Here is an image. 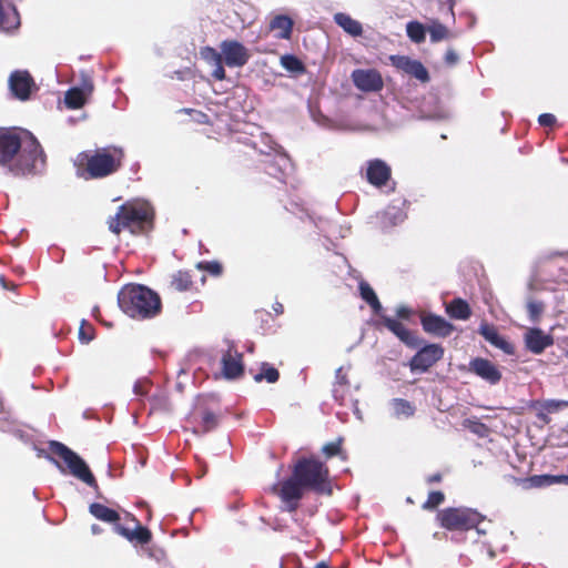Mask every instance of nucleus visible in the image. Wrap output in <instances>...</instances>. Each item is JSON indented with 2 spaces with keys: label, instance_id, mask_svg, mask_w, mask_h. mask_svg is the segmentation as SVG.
<instances>
[{
  "label": "nucleus",
  "instance_id": "7c9ffc66",
  "mask_svg": "<svg viewBox=\"0 0 568 568\" xmlns=\"http://www.w3.org/2000/svg\"><path fill=\"white\" fill-rule=\"evenodd\" d=\"M406 32L408 38L416 43H420L425 40L426 29L420 22H408L406 26Z\"/></svg>",
  "mask_w": 568,
  "mask_h": 568
},
{
  "label": "nucleus",
  "instance_id": "9d476101",
  "mask_svg": "<svg viewBox=\"0 0 568 568\" xmlns=\"http://www.w3.org/2000/svg\"><path fill=\"white\" fill-rule=\"evenodd\" d=\"M444 355V349L437 344L423 347L410 361L412 371L425 372Z\"/></svg>",
  "mask_w": 568,
  "mask_h": 568
},
{
  "label": "nucleus",
  "instance_id": "aec40b11",
  "mask_svg": "<svg viewBox=\"0 0 568 568\" xmlns=\"http://www.w3.org/2000/svg\"><path fill=\"white\" fill-rule=\"evenodd\" d=\"M222 373L227 379L237 378L243 373L241 354L227 352L222 357Z\"/></svg>",
  "mask_w": 568,
  "mask_h": 568
},
{
  "label": "nucleus",
  "instance_id": "b1692460",
  "mask_svg": "<svg viewBox=\"0 0 568 568\" xmlns=\"http://www.w3.org/2000/svg\"><path fill=\"white\" fill-rule=\"evenodd\" d=\"M335 23L341 27L346 33L352 37H358L363 33V27L361 22L353 19L351 16L338 12L334 16Z\"/></svg>",
  "mask_w": 568,
  "mask_h": 568
},
{
  "label": "nucleus",
  "instance_id": "f8f14e48",
  "mask_svg": "<svg viewBox=\"0 0 568 568\" xmlns=\"http://www.w3.org/2000/svg\"><path fill=\"white\" fill-rule=\"evenodd\" d=\"M526 347L534 354L542 353L547 347L554 344L551 334L545 333L540 328H527L524 334Z\"/></svg>",
  "mask_w": 568,
  "mask_h": 568
},
{
  "label": "nucleus",
  "instance_id": "5701e85b",
  "mask_svg": "<svg viewBox=\"0 0 568 568\" xmlns=\"http://www.w3.org/2000/svg\"><path fill=\"white\" fill-rule=\"evenodd\" d=\"M115 530L130 541L142 544V525L136 518L126 523H118Z\"/></svg>",
  "mask_w": 568,
  "mask_h": 568
},
{
  "label": "nucleus",
  "instance_id": "f3484780",
  "mask_svg": "<svg viewBox=\"0 0 568 568\" xmlns=\"http://www.w3.org/2000/svg\"><path fill=\"white\" fill-rule=\"evenodd\" d=\"M20 26V16L14 4L0 0V30L11 31Z\"/></svg>",
  "mask_w": 568,
  "mask_h": 568
},
{
  "label": "nucleus",
  "instance_id": "603ef678",
  "mask_svg": "<svg viewBox=\"0 0 568 568\" xmlns=\"http://www.w3.org/2000/svg\"><path fill=\"white\" fill-rule=\"evenodd\" d=\"M0 283L6 290H16L17 285L12 282H9L4 276H0Z\"/></svg>",
  "mask_w": 568,
  "mask_h": 568
},
{
  "label": "nucleus",
  "instance_id": "f03ea898",
  "mask_svg": "<svg viewBox=\"0 0 568 568\" xmlns=\"http://www.w3.org/2000/svg\"><path fill=\"white\" fill-rule=\"evenodd\" d=\"M123 158L122 149L114 145L80 152L74 160L77 175L84 180L106 178L119 171Z\"/></svg>",
  "mask_w": 568,
  "mask_h": 568
},
{
  "label": "nucleus",
  "instance_id": "e433bc0d",
  "mask_svg": "<svg viewBox=\"0 0 568 568\" xmlns=\"http://www.w3.org/2000/svg\"><path fill=\"white\" fill-rule=\"evenodd\" d=\"M544 304L538 301H528L527 303V311L529 318L532 323H538L539 318L544 312Z\"/></svg>",
  "mask_w": 568,
  "mask_h": 568
},
{
  "label": "nucleus",
  "instance_id": "bb28decb",
  "mask_svg": "<svg viewBox=\"0 0 568 568\" xmlns=\"http://www.w3.org/2000/svg\"><path fill=\"white\" fill-rule=\"evenodd\" d=\"M293 21L287 16H276L271 22V29L280 39H288L292 33Z\"/></svg>",
  "mask_w": 568,
  "mask_h": 568
},
{
  "label": "nucleus",
  "instance_id": "7ed1b4c3",
  "mask_svg": "<svg viewBox=\"0 0 568 568\" xmlns=\"http://www.w3.org/2000/svg\"><path fill=\"white\" fill-rule=\"evenodd\" d=\"M109 230L114 234H120L128 230L132 234L142 233V203L139 201H128L122 204L114 216L108 220Z\"/></svg>",
  "mask_w": 568,
  "mask_h": 568
},
{
  "label": "nucleus",
  "instance_id": "a878e982",
  "mask_svg": "<svg viewBox=\"0 0 568 568\" xmlns=\"http://www.w3.org/2000/svg\"><path fill=\"white\" fill-rule=\"evenodd\" d=\"M89 510L97 519L105 523L116 525L120 520V515L114 509H111L103 504L93 503L90 505Z\"/></svg>",
  "mask_w": 568,
  "mask_h": 568
},
{
  "label": "nucleus",
  "instance_id": "de8ad7c7",
  "mask_svg": "<svg viewBox=\"0 0 568 568\" xmlns=\"http://www.w3.org/2000/svg\"><path fill=\"white\" fill-rule=\"evenodd\" d=\"M538 122L544 126L552 125L556 122V116L551 113H542L539 115Z\"/></svg>",
  "mask_w": 568,
  "mask_h": 568
},
{
  "label": "nucleus",
  "instance_id": "a211bd4d",
  "mask_svg": "<svg viewBox=\"0 0 568 568\" xmlns=\"http://www.w3.org/2000/svg\"><path fill=\"white\" fill-rule=\"evenodd\" d=\"M422 324L426 332L437 336H448L453 332V325L450 323L434 314L424 316Z\"/></svg>",
  "mask_w": 568,
  "mask_h": 568
},
{
  "label": "nucleus",
  "instance_id": "4c0bfd02",
  "mask_svg": "<svg viewBox=\"0 0 568 568\" xmlns=\"http://www.w3.org/2000/svg\"><path fill=\"white\" fill-rule=\"evenodd\" d=\"M281 63L286 70L292 72H302L304 69L302 62L294 55L282 57Z\"/></svg>",
  "mask_w": 568,
  "mask_h": 568
},
{
  "label": "nucleus",
  "instance_id": "0e129e2a",
  "mask_svg": "<svg viewBox=\"0 0 568 568\" xmlns=\"http://www.w3.org/2000/svg\"><path fill=\"white\" fill-rule=\"evenodd\" d=\"M49 459H50L51 462L55 463L58 467H60L59 463H58L54 458L49 457Z\"/></svg>",
  "mask_w": 568,
  "mask_h": 568
},
{
  "label": "nucleus",
  "instance_id": "423d86ee",
  "mask_svg": "<svg viewBox=\"0 0 568 568\" xmlns=\"http://www.w3.org/2000/svg\"><path fill=\"white\" fill-rule=\"evenodd\" d=\"M437 518L440 526L448 530L462 531L476 528L479 534H484V530L478 528L483 517L471 508H446L438 513Z\"/></svg>",
  "mask_w": 568,
  "mask_h": 568
},
{
  "label": "nucleus",
  "instance_id": "69168bd1",
  "mask_svg": "<svg viewBox=\"0 0 568 568\" xmlns=\"http://www.w3.org/2000/svg\"><path fill=\"white\" fill-rule=\"evenodd\" d=\"M133 417L135 419V422L138 420V415L136 414H133Z\"/></svg>",
  "mask_w": 568,
  "mask_h": 568
},
{
  "label": "nucleus",
  "instance_id": "09e8293b",
  "mask_svg": "<svg viewBox=\"0 0 568 568\" xmlns=\"http://www.w3.org/2000/svg\"><path fill=\"white\" fill-rule=\"evenodd\" d=\"M336 382L339 385H347V371L344 367H339L336 369Z\"/></svg>",
  "mask_w": 568,
  "mask_h": 568
},
{
  "label": "nucleus",
  "instance_id": "680f3d73",
  "mask_svg": "<svg viewBox=\"0 0 568 568\" xmlns=\"http://www.w3.org/2000/svg\"><path fill=\"white\" fill-rule=\"evenodd\" d=\"M315 568H329V567L326 562L321 561V562L316 564Z\"/></svg>",
  "mask_w": 568,
  "mask_h": 568
},
{
  "label": "nucleus",
  "instance_id": "c756f323",
  "mask_svg": "<svg viewBox=\"0 0 568 568\" xmlns=\"http://www.w3.org/2000/svg\"><path fill=\"white\" fill-rule=\"evenodd\" d=\"M359 292L363 300H365L375 312L382 308V305L373 291V288L365 282L359 283Z\"/></svg>",
  "mask_w": 568,
  "mask_h": 568
},
{
  "label": "nucleus",
  "instance_id": "13d9d810",
  "mask_svg": "<svg viewBox=\"0 0 568 568\" xmlns=\"http://www.w3.org/2000/svg\"><path fill=\"white\" fill-rule=\"evenodd\" d=\"M131 518H134V517H133V516H131L129 513H125V514H124V517H123V518H121V517H120V520H119V521H121V523H126V521H130V520H131Z\"/></svg>",
  "mask_w": 568,
  "mask_h": 568
},
{
  "label": "nucleus",
  "instance_id": "6e6d98bb",
  "mask_svg": "<svg viewBox=\"0 0 568 568\" xmlns=\"http://www.w3.org/2000/svg\"><path fill=\"white\" fill-rule=\"evenodd\" d=\"M143 535H144V546H146V545H149V544H150V540H151V532H150V530H148L146 528H144Z\"/></svg>",
  "mask_w": 568,
  "mask_h": 568
},
{
  "label": "nucleus",
  "instance_id": "1a4fd4ad",
  "mask_svg": "<svg viewBox=\"0 0 568 568\" xmlns=\"http://www.w3.org/2000/svg\"><path fill=\"white\" fill-rule=\"evenodd\" d=\"M9 88L14 98L26 101L32 91L38 90L37 84L27 70H16L10 74Z\"/></svg>",
  "mask_w": 568,
  "mask_h": 568
},
{
  "label": "nucleus",
  "instance_id": "8fccbe9b",
  "mask_svg": "<svg viewBox=\"0 0 568 568\" xmlns=\"http://www.w3.org/2000/svg\"><path fill=\"white\" fill-rule=\"evenodd\" d=\"M144 226L150 223L153 219L154 212L153 209L144 201Z\"/></svg>",
  "mask_w": 568,
  "mask_h": 568
},
{
  "label": "nucleus",
  "instance_id": "9b49d317",
  "mask_svg": "<svg viewBox=\"0 0 568 568\" xmlns=\"http://www.w3.org/2000/svg\"><path fill=\"white\" fill-rule=\"evenodd\" d=\"M352 80L355 87L364 92H376L383 88L382 77L376 70H355Z\"/></svg>",
  "mask_w": 568,
  "mask_h": 568
},
{
  "label": "nucleus",
  "instance_id": "6e6552de",
  "mask_svg": "<svg viewBox=\"0 0 568 568\" xmlns=\"http://www.w3.org/2000/svg\"><path fill=\"white\" fill-rule=\"evenodd\" d=\"M222 62L229 68H242L251 59L250 50L236 40H223L220 43Z\"/></svg>",
  "mask_w": 568,
  "mask_h": 568
},
{
  "label": "nucleus",
  "instance_id": "dca6fc26",
  "mask_svg": "<svg viewBox=\"0 0 568 568\" xmlns=\"http://www.w3.org/2000/svg\"><path fill=\"white\" fill-rule=\"evenodd\" d=\"M93 91V83L91 80H84L82 88H71L65 92L64 103L69 109L75 110L82 108L89 95Z\"/></svg>",
  "mask_w": 568,
  "mask_h": 568
},
{
  "label": "nucleus",
  "instance_id": "4468645a",
  "mask_svg": "<svg viewBox=\"0 0 568 568\" xmlns=\"http://www.w3.org/2000/svg\"><path fill=\"white\" fill-rule=\"evenodd\" d=\"M393 65L397 69L415 77L422 82L428 81V72L426 68L417 60H413L405 55H393L390 57Z\"/></svg>",
  "mask_w": 568,
  "mask_h": 568
},
{
  "label": "nucleus",
  "instance_id": "4d7b16f0",
  "mask_svg": "<svg viewBox=\"0 0 568 568\" xmlns=\"http://www.w3.org/2000/svg\"><path fill=\"white\" fill-rule=\"evenodd\" d=\"M134 390L138 395L142 394V382L141 381H136V383L134 384Z\"/></svg>",
  "mask_w": 568,
  "mask_h": 568
},
{
  "label": "nucleus",
  "instance_id": "c03bdc74",
  "mask_svg": "<svg viewBox=\"0 0 568 568\" xmlns=\"http://www.w3.org/2000/svg\"><path fill=\"white\" fill-rule=\"evenodd\" d=\"M216 425V417L212 413H205L203 415V427L204 432L211 430Z\"/></svg>",
  "mask_w": 568,
  "mask_h": 568
},
{
  "label": "nucleus",
  "instance_id": "e2e57ef3",
  "mask_svg": "<svg viewBox=\"0 0 568 568\" xmlns=\"http://www.w3.org/2000/svg\"><path fill=\"white\" fill-rule=\"evenodd\" d=\"M274 310H275L276 313H282L283 312V306L281 304H277Z\"/></svg>",
  "mask_w": 568,
  "mask_h": 568
},
{
  "label": "nucleus",
  "instance_id": "39448f33",
  "mask_svg": "<svg viewBox=\"0 0 568 568\" xmlns=\"http://www.w3.org/2000/svg\"><path fill=\"white\" fill-rule=\"evenodd\" d=\"M295 477L306 487L320 493H331L327 469L315 459H303L294 468Z\"/></svg>",
  "mask_w": 568,
  "mask_h": 568
},
{
  "label": "nucleus",
  "instance_id": "4be33fe9",
  "mask_svg": "<svg viewBox=\"0 0 568 568\" xmlns=\"http://www.w3.org/2000/svg\"><path fill=\"white\" fill-rule=\"evenodd\" d=\"M384 325L394 333L403 343L408 346L417 345V337L413 335L400 322L395 318L384 316L383 317Z\"/></svg>",
  "mask_w": 568,
  "mask_h": 568
},
{
  "label": "nucleus",
  "instance_id": "c9c22d12",
  "mask_svg": "<svg viewBox=\"0 0 568 568\" xmlns=\"http://www.w3.org/2000/svg\"><path fill=\"white\" fill-rule=\"evenodd\" d=\"M428 32L430 34V40L433 42H437L445 39L448 33L446 27L437 21L432 22V24L428 27Z\"/></svg>",
  "mask_w": 568,
  "mask_h": 568
},
{
  "label": "nucleus",
  "instance_id": "052dcab7",
  "mask_svg": "<svg viewBox=\"0 0 568 568\" xmlns=\"http://www.w3.org/2000/svg\"><path fill=\"white\" fill-rule=\"evenodd\" d=\"M354 413H355L356 417H357L359 420H362V419H363V415H362L361 410L358 409V407H355Z\"/></svg>",
  "mask_w": 568,
  "mask_h": 568
},
{
  "label": "nucleus",
  "instance_id": "473e14b6",
  "mask_svg": "<svg viewBox=\"0 0 568 568\" xmlns=\"http://www.w3.org/2000/svg\"><path fill=\"white\" fill-rule=\"evenodd\" d=\"M531 481L536 486L552 485V484H565V485H568V476H566V475H560V476H552V475L535 476V477L531 478Z\"/></svg>",
  "mask_w": 568,
  "mask_h": 568
},
{
  "label": "nucleus",
  "instance_id": "c85d7f7f",
  "mask_svg": "<svg viewBox=\"0 0 568 568\" xmlns=\"http://www.w3.org/2000/svg\"><path fill=\"white\" fill-rule=\"evenodd\" d=\"M390 406L393 409L394 415L397 418L402 417H410L415 413V407L406 399L403 398H394L390 402Z\"/></svg>",
  "mask_w": 568,
  "mask_h": 568
},
{
  "label": "nucleus",
  "instance_id": "a18cd8bd",
  "mask_svg": "<svg viewBox=\"0 0 568 568\" xmlns=\"http://www.w3.org/2000/svg\"><path fill=\"white\" fill-rule=\"evenodd\" d=\"M224 62H219L217 64L215 65H212L213 68V71H212V77L219 81H222L225 79L226 74H225V69H224Z\"/></svg>",
  "mask_w": 568,
  "mask_h": 568
},
{
  "label": "nucleus",
  "instance_id": "0eeeda50",
  "mask_svg": "<svg viewBox=\"0 0 568 568\" xmlns=\"http://www.w3.org/2000/svg\"><path fill=\"white\" fill-rule=\"evenodd\" d=\"M118 302L120 308L130 317L142 315V285L128 284L119 292Z\"/></svg>",
  "mask_w": 568,
  "mask_h": 568
},
{
  "label": "nucleus",
  "instance_id": "20e7f679",
  "mask_svg": "<svg viewBox=\"0 0 568 568\" xmlns=\"http://www.w3.org/2000/svg\"><path fill=\"white\" fill-rule=\"evenodd\" d=\"M49 450L52 455L61 458L67 465L70 474L85 483L88 486L97 488V480L85 462L72 449L60 442L51 440Z\"/></svg>",
  "mask_w": 568,
  "mask_h": 568
},
{
  "label": "nucleus",
  "instance_id": "37998d69",
  "mask_svg": "<svg viewBox=\"0 0 568 568\" xmlns=\"http://www.w3.org/2000/svg\"><path fill=\"white\" fill-rule=\"evenodd\" d=\"M341 444H342V439H338L336 442H332V443H328L326 445L323 446V453L327 456V457H331V456H334V455H337L341 450Z\"/></svg>",
  "mask_w": 568,
  "mask_h": 568
},
{
  "label": "nucleus",
  "instance_id": "f704fd0d",
  "mask_svg": "<svg viewBox=\"0 0 568 568\" xmlns=\"http://www.w3.org/2000/svg\"><path fill=\"white\" fill-rule=\"evenodd\" d=\"M278 376L277 369L267 364H263L261 373L254 375V381L258 383L265 379L268 383H275L278 379Z\"/></svg>",
  "mask_w": 568,
  "mask_h": 568
},
{
  "label": "nucleus",
  "instance_id": "72a5a7b5",
  "mask_svg": "<svg viewBox=\"0 0 568 568\" xmlns=\"http://www.w3.org/2000/svg\"><path fill=\"white\" fill-rule=\"evenodd\" d=\"M95 337L94 326L87 320H82L79 327V339L83 344H89Z\"/></svg>",
  "mask_w": 568,
  "mask_h": 568
},
{
  "label": "nucleus",
  "instance_id": "412c9836",
  "mask_svg": "<svg viewBox=\"0 0 568 568\" xmlns=\"http://www.w3.org/2000/svg\"><path fill=\"white\" fill-rule=\"evenodd\" d=\"M389 176L390 169L382 160H374L368 163L367 179L372 184L381 186L386 183Z\"/></svg>",
  "mask_w": 568,
  "mask_h": 568
},
{
  "label": "nucleus",
  "instance_id": "cd10ccee",
  "mask_svg": "<svg viewBox=\"0 0 568 568\" xmlns=\"http://www.w3.org/2000/svg\"><path fill=\"white\" fill-rule=\"evenodd\" d=\"M447 314L456 320H467L470 316L469 305L460 300L456 298L446 306Z\"/></svg>",
  "mask_w": 568,
  "mask_h": 568
},
{
  "label": "nucleus",
  "instance_id": "6ab92c4d",
  "mask_svg": "<svg viewBox=\"0 0 568 568\" xmlns=\"http://www.w3.org/2000/svg\"><path fill=\"white\" fill-rule=\"evenodd\" d=\"M479 333L493 346L501 349L506 354H513V345L509 342H507L501 335H499L497 329L493 325L481 323L479 327Z\"/></svg>",
  "mask_w": 568,
  "mask_h": 568
},
{
  "label": "nucleus",
  "instance_id": "58836bf2",
  "mask_svg": "<svg viewBox=\"0 0 568 568\" xmlns=\"http://www.w3.org/2000/svg\"><path fill=\"white\" fill-rule=\"evenodd\" d=\"M385 219H387L388 224L396 225L404 221L405 213L399 207L390 206L385 212Z\"/></svg>",
  "mask_w": 568,
  "mask_h": 568
},
{
  "label": "nucleus",
  "instance_id": "3c124183",
  "mask_svg": "<svg viewBox=\"0 0 568 568\" xmlns=\"http://www.w3.org/2000/svg\"><path fill=\"white\" fill-rule=\"evenodd\" d=\"M276 164L281 168V170H286L290 166V161L284 155H278L276 158Z\"/></svg>",
  "mask_w": 568,
  "mask_h": 568
},
{
  "label": "nucleus",
  "instance_id": "a19ab883",
  "mask_svg": "<svg viewBox=\"0 0 568 568\" xmlns=\"http://www.w3.org/2000/svg\"><path fill=\"white\" fill-rule=\"evenodd\" d=\"M444 500V494L440 493V491H432L429 495H428V498L426 500V503L424 504V508H435L436 506H438L439 504H442Z\"/></svg>",
  "mask_w": 568,
  "mask_h": 568
},
{
  "label": "nucleus",
  "instance_id": "2f4dec72",
  "mask_svg": "<svg viewBox=\"0 0 568 568\" xmlns=\"http://www.w3.org/2000/svg\"><path fill=\"white\" fill-rule=\"evenodd\" d=\"M200 57L204 60L209 65H215L219 62H222V51H217L212 47H203L200 49Z\"/></svg>",
  "mask_w": 568,
  "mask_h": 568
},
{
  "label": "nucleus",
  "instance_id": "79ce46f5",
  "mask_svg": "<svg viewBox=\"0 0 568 568\" xmlns=\"http://www.w3.org/2000/svg\"><path fill=\"white\" fill-rule=\"evenodd\" d=\"M148 551V556L154 559L158 562H161L165 559V551L156 546H149L146 549L144 548V552Z\"/></svg>",
  "mask_w": 568,
  "mask_h": 568
},
{
  "label": "nucleus",
  "instance_id": "f257e3e1",
  "mask_svg": "<svg viewBox=\"0 0 568 568\" xmlns=\"http://www.w3.org/2000/svg\"><path fill=\"white\" fill-rule=\"evenodd\" d=\"M47 155L37 138L27 130L0 128V166L18 178L44 171Z\"/></svg>",
  "mask_w": 568,
  "mask_h": 568
},
{
  "label": "nucleus",
  "instance_id": "ddd939ff",
  "mask_svg": "<svg viewBox=\"0 0 568 568\" xmlns=\"http://www.w3.org/2000/svg\"><path fill=\"white\" fill-rule=\"evenodd\" d=\"M469 371L491 385L497 384L501 378L498 367L490 361L481 357L470 361Z\"/></svg>",
  "mask_w": 568,
  "mask_h": 568
},
{
  "label": "nucleus",
  "instance_id": "5fc2aeb1",
  "mask_svg": "<svg viewBox=\"0 0 568 568\" xmlns=\"http://www.w3.org/2000/svg\"><path fill=\"white\" fill-rule=\"evenodd\" d=\"M445 59L448 63H454L457 61V54L454 51H447Z\"/></svg>",
  "mask_w": 568,
  "mask_h": 568
},
{
  "label": "nucleus",
  "instance_id": "49530a36",
  "mask_svg": "<svg viewBox=\"0 0 568 568\" xmlns=\"http://www.w3.org/2000/svg\"><path fill=\"white\" fill-rule=\"evenodd\" d=\"M568 403L566 402H560V400H548L544 404V408L548 412V413H552V412H556L558 410L560 407L562 406H567Z\"/></svg>",
  "mask_w": 568,
  "mask_h": 568
},
{
  "label": "nucleus",
  "instance_id": "864d4df0",
  "mask_svg": "<svg viewBox=\"0 0 568 568\" xmlns=\"http://www.w3.org/2000/svg\"><path fill=\"white\" fill-rule=\"evenodd\" d=\"M397 315L403 318H407L410 314L409 310L405 306H400L396 311Z\"/></svg>",
  "mask_w": 568,
  "mask_h": 568
},
{
  "label": "nucleus",
  "instance_id": "393cba45",
  "mask_svg": "<svg viewBox=\"0 0 568 568\" xmlns=\"http://www.w3.org/2000/svg\"><path fill=\"white\" fill-rule=\"evenodd\" d=\"M162 303L160 296L144 286V318H151L160 314Z\"/></svg>",
  "mask_w": 568,
  "mask_h": 568
},
{
  "label": "nucleus",
  "instance_id": "ea45409f",
  "mask_svg": "<svg viewBox=\"0 0 568 568\" xmlns=\"http://www.w3.org/2000/svg\"><path fill=\"white\" fill-rule=\"evenodd\" d=\"M196 267L199 270L207 271L209 273L215 276H219L222 273V265L216 261L200 262L196 264Z\"/></svg>",
  "mask_w": 568,
  "mask_h": 568
},
{
  "label": "nucleus",
  "instance_id": "bf43d9fd",
  "mask_svg": "<svg viewBox=\"0 0 568 568\" xmlns=\"http://www.w3.org/2000/svg\"><path fill=\"white\" fill-rule=\"evenodd\" d=\"M538 417H539L544 423H548V422H549V418H548V416H547V414H546V413H542V412L538 413Z\"/></svg>",
  "mask_w": 568,
  "mask_h": 568
},
{
  "label": "nucleus",
  "instance_id": "2eb2a0df",
  "mask_svg": "<svg viewBox=\"0 0 568 568\" xmlns=\"http://www.w3.org/2000/svg\"><path fill=\"white\" fill-rule=\"evenodd\" d=\"M306 488L298 478L295 477V471L293 476L285 480L281 487V498L283 501L287 504V510L294 511L296 508V500L302 497V490Z\"/></svg>",
  "mask_w": 568,
  "mask_h": 568
}]
</instances>
